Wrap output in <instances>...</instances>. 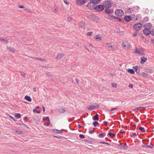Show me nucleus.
Listing matches in <instances>:
<instances>
[{
    "label": "nucleus",
    "mask_w": 154,
    "mask_h": 154,
    "mask_svg": "<svg viewBox=\"0 0 154 154\" xmlns=\"http://www.w3.org/2000/svg\"><path fill=\"white\" fill-rule=\"evenodd\" d=\"M104 9V6L103 5H96L94 8V9L97 12L101 11Z\"/></svg>",
    "instance_id": "nucleus-1"
},
{
    "label": "nucleus",
    "mask_w": 154,
    "mask_h": 154,
    "mask_svg": "<svg viewBox=\"0 0 154 154\" xmlns=\"http://www.w3.org/2000/svg\"><path fill=\"white\" fill-rule=\"evenodd\" d=\"M143 27V25L140 23H138L135 24L133 26V28L135 30L139 31Z\"/></svg>",
    "instance_id": "nucleus-2"
},
{
    "label": "nucleus",
    "mask_w": 154,
    "mask_h": 154,
    "mask_svg": "<svg viewBox=\"0 0 154 154\" xmlns=\"http://www.w3.org/2000/svg\"><path fill=\"white\" fill-rule=\"evenodd\" d=\"M103 5L104 6V8H110L112 6V3L109 1H107L104 2Z\"/></svg>",
    "instance_id": "nucleus-3"
},
{
    "label": "nucleus",
    "mask_w": 154,
    "mask_h": 154,
    "mask_svg": "<svg viewBox=\"0 0 154 154\" xmlns=\"http://www.w3.org/2000/svg\"><path fill=\"white\" fill-rule=\"evenodd\" d=\"M115 14L118 16L122 17L124 13L122 10L121 9H117L115 11Z\"/></svg>",
    "instance_id": "nucleus-4"
},
{
    "label": "nucleus",
    "mask_w": 154,
    "mask_h": 154,
    "mask_svg": "<svg viewBox=\"0 0 154 154\" xmlns=\"http://www.w3.org/2000/svg\"><path fill=\"white\" fill-rule=\"evenodd\" d=\"M134 53H135L139 54L140 55H144L145 54L142 48L138 49L137 47H136L135 48Z\"/></svg>",
    "instance_id": "nucleus-5"
},
{
    "label": "nucleus",
    "mask_w": 154,
    "mask_h": 154,
    "mask_svg": "<svg viewBox=\"0 0 154 154\" xmlns=\"http://www.w3.org/2000/svg\"><path fill=\"white\" fill-rule=\"evenodd\" d=\"M75 2L76 4L82 5L86 3V1L85 0H77Z\"/></svg>",
    "instance_id": "nucleus-6"
},
{
    "label": "nucleus",
    "mask_w": 154,
    "mask_h": 154,
    "mask_svg": "<svg viewBox=\"0 0 154 154\" xmlns=\"http://www.w3.org/2000/svg\"><path fill=\"white\" fill-rule=\"evenodd\" d=\"M143 33L146 35H148L151 33V31L149 30L148 28H146L143 31Z\"/></svg>",
    "instance_id": "nucleus-7"
},
{
    "label": "nucleus",
    "mask_w": 154,
    "mask_h": 154,
    "mask_svg": "<svg viewBox=\"0 0 154 154\" xmlns=\"http://www.w3.org/2000/svg\"><path fill=\"white\" fill-rule=\"evenodd\" d=\"M90 2L89 3L86 5V7L88 8V9H92V8L95 6V5L93 4L92 3L93 2L91 1V0L90 1Z\"/></svg>",
    "instance_id": "nucleus-8"
},
{
    "label": "nucleus",
    "mask_w": 154,
    "mask_h": 154,
    "mask_svg": "<svg viewBox=\"0 0 154 154\" xmlns=\"http://www.w3.org/2000/svg\"><path fill=\"white\" fill-rule=\"evenodd\" d=\"M133 68L134 69V70L137 73L138 75L140 73V66H133Z\"/></svg>",
    "instance_id": "nucleus-9"
},
{
    "label": "nucleus",
    "mask_w": 154,
    "mask_h": 154,
    "mask_svg": "<svg viewBox=\"0 0 154 154\" xmlns=\"http://www.w3.org/2000/svg\"><path fill=\"white\" fill-rule=\"evenodd\" d=\"M124 20L127 22L130 21L131 20V17L130 15H126L124 18Z\"/></svg>",
    "instance_id": "nucleus-10"
},
{
    "label": "nucleus",
    "mask_w": 154,
    "mask_h": 154,
    "mask_svg": "<svg viewBox=\"0 0 154 154\" xmlns=\"http://www.w3.org/2000/svg\"><path fill=\"white\" fill-rule=\"evenodd\" d=\"M152 27V25L150 23H147L146 24L143 25V27L144 28H148L149 30Z\"/></svg>",
    "instance_id": "nucleus-11"
},
{
    "label": "nucleus",
    "mask_w": 154,
    "mask_h": 154,
    "mask_svg": "<svg viewBox=\"0 0 154 154\" xmlns=\"http://www.w3.org/2000/svg\"><path fill=\"white\" fill-rule=\"evenodd\" d=\"M109 8H106L104 10V12L106 14H112V13L113 12V11H111V9H109Z\"/></svg>",
    "instance_id": "nucleus-12"
},
{
    "label": "nucleus",
    "mask_w": 154,
    "mask_h": 154,
    "mask_svg": "<svg viewBox=\"0 0 154 154\" xmlns=\"http://www.w3.org/2000/svg\"><path fill=\"white\" fill-rule=\"evenodd\" d=\"M32 119L35 122L37 123L40 122V118L37 116H33Z\"/></svg>",
    "instance_id": "nucleus-13"
},
{
    "label": "nucleus",
    "mask_w": 154,
    "mask_h": 154,
    "mask_svg": "<svg viewBox=\"0 0 154 154\" xmlns=\"http://www.w3.org/2000/svg\"><path fill=\"white\" fill-rule=\"evenodd\" d=\"M109 19H111V20H112L113 21L116 22V20H116V19H117V17H116L113 15H109Z\"/></svg>",
    "instance_id": "nucleus-14"
},
{
    "label": "nucleus",
    "mask_w": 154,
    "mask_h": 154,
    "mask_svg": "<svg viewBox=\"0 0 154 154\" xmlns=\"http://www.w3.org/2000/svg\"><path fill=\"white\" fill-rule=\"evenodd\" d=\"M147 58H145L143 57H142L141 58L140 63L141 64H143L147 60Z\"/></svg>",
    "instance_id": "nucleus-15"
},
{
    "label": "nucleus",
    "mask_w": 154,
    "mask_h": 154,
    "mask_svg": "<svg viewBox=\"0 0 154 154\" xmlns=\"http://www.w3.org/2000/svg\"><path fill=\"white\" fill-rule=\"evenodd\" d=\"M64 56V54H62V53H59L58 55H57L56 57V58L58 59L59 60L62 57H63Z\"/></svg>",
    "instance_id": "nucleus-16"
},
{
    "label": "nucleus",
    "mask_w": 154,
    "mask_h": 154,
    "mask_svg": "<svg viewBox=\"0 0 154 154\" xmlns=\"http://www.w3.org/2000/svg\"><path fill=\"white\" fill-rule=\"evenodd\" d=\"M24 99L29 102H31L32 101V99L28 95H26L25 96Z\"/></svg>",
    "instance_id": "nucleus-17"
},
{
    "label": "nucleus",
    "mask_w": 154,
    "mask_h": 154,
    "mask_svg": "<svg viewBox=\"0 0 154 154\" xmlns=\"http://www.w3.org/2000/svg\"><path fill=\"white\" fill-rule=\"evenodd\" d=\"M139 75L140 76H142L144 78H146L148 77L147 74L143 72L142 73H140Z\"/></svg>",
    "instance_id": "nucleus-18"
},
{
    "label": "nucleus",
    "mask_w": 154,
    "mask_h": 154,
    "mask_svg": "<svg viewBox=\"0 0 154 154\" xmlns=\"http://www.w3.org/2000/svg\"><path fill=\"white\" fill-rule=\"evenodd\" d=\"M7 48L8 50L9 51V52H11L12 53H14V50L13 48H11L7 47Z\"/></svg>",
    "instance_id": "nucleus-19"
},
{
    "label": "nucleus",
    "mask_w": 154,
    "mask_h": 154,
    "mask_svg": "<svg viewBox=\"0 0 154 154\" xmlns=\"http://www.w3.org/2000/svg\"><path fill=\"white\" fill-rule=\"evenodd\" d=\"M91 1L93 2L92 3L95 5L98 4L101 1V0H91Z\"/></svg>",
    "instance_id": "nucleus-20"
},
{
    "label": "nucleus",
    "mask_w": 154,
    "mask_h": 154,
    "mask_svg": "<svg viewBox=\"0 0 154 154\" xmlns=\"http://www.w3.org/2000/svg\"><path fill=\"white\" fill-rule=\"evenodd\" d=\"M127 72L131 74H134L135 73L134 70L132 69H127Z\"/></svg>",
    "instance_id": "nucleus-21"
},
{
    "label": "nucleus",
    "mask_w": 154,
    "mask_h": 154,
    "mask_svg": "<svg viewBox=\"0 0 154 154\" xmlns=\"http://www.w3.org/2000/svg\"><path fill=\"white\" fill-rule=\"evenodd\" d=\"M99 116V115L98 114H96L95 116L93 117V119L94 120H99V118L98 116Z\"/></svg>",
    "instance_id": "nucleus-22"
},
{
    "label": "nucleus",
    "mask_w": 154,
    "mask_h": 154,
    "mask_svg": "<svg viewBox=\"0 0 154 154\" xmlns=\"http://www.w3.org/2000/svg\"><path fill=\"white\" fill-rule=\"evenodd\" d=\"M66 111V110L64 109L63 107H61V108H60L58 110V112L60 113H63Z\"/></svg>",
    "instance_id": "nucleus-23"
},
{
    "label": "nucleus",
    "mask_w": 154,
    "mask_h": 154,
    "mask_svg": "<svg viewBox=\"0 0 154 154\" xmlns=\"http://www.w3.org/2000/svg\"><path fill=\"white\" fill-rule=\"evenodd\" d=\"M87 108L89 110H93V109H94V108H95V106H94V105H91V106H87Z\"/></svg>",
    "instance_id": "nucleus-24"
},
{
    "label": "nucleus",
    "mask_w": 154,
    "mask_h": 154,
    "mask_svg": "<svg viewBox=\"0 0 154 154\" xmlns=\"http://www.w3.org/2000/svg\"><path fill=\"white\" fill-rule=\"evenodd\" d=\"M52 131L53 132L57 133H63V131H62L61 130H58L57 129H53Z\"/></svg>",
    "instance_id": "nucleus-25"
},
{
    "label": "nucleus",
    "mask_w": 154,
    "mask_h": 154,
    "mask_svg": "<svg viewBox=\"0 0 154 154\" xmlns=\"http://www.w3.org/2000/svg\"><path fill=\"white\" fill-rule=\"evenodd\" d=\"M108 135L109 136L113 138L115 137L116 134L109 132L108 134Z\"/></svg>",
    "instance_id": "nucleus-26"
},
{
    "label": "nucleus",
    "mask_w": 154,
    "mask_h": 154,
    "mask_svg": "<svg viewBox=\"0 0 154 154\" xmlns=\"http://www.w3.org/2000/svg\"><path fill=\"white\" fill-rule=\"evenodd\" d=\"M144 71L146 72H149L151 73L153 72V70L151 69H144Z\"/></svg>",
    "instance_id": "nucleus-27"
},
{
    "label": "nucleus",
    "mask_w": 154,
    "mask_h": 154,
    "mask_svg": "<svg viewBox=\"0 0 154 154\" xmlns=\"http://www.w3.org/2000/svg\"><path fill=\"white\" fill-rule=\"evenodd\" d=\"M14 116L17 119H20L21 117V114L19 113H16L15 114Z\"/></svg>",
    "instance_id": "nucleus-28"
},
{
    "label": "nucleus",
    "mask_w": 154,
    "mask_h": 154,
    "mask_svg": "<svg viewBox=\"0 0 154 154\" xmlns=\"http://www.w3.org/2000/svg\"><path fill=\"white\" fill-rule=\"evenodd\" d=\"M105 133H100L98 134V136L99 137L103 138L105 136Z\"/></svg>",
    "instance_id": "nucleus-29"
},
{
    "label": "nucleus",
    "mask_w": 154,
    "mask_h": 154,
    "mask_svg": "<svg viewBox=\"0 0 154 154\" xmlns=\"http://www.w3.org/2000/svg\"><path fill=\"white\" fill-rule=\"evenodd\" d=\"M106 45L108 47L111 49H113L115 48L111 45V44L110 43H107Z\"/></svg>",
    "instance_id": "nucleus-30"
},
{
    "label": "nucleus",
    "mask_w": 154,
    "mask_h": 154,
    "mask_svg": "<svg viewBox=\"0 0 154 154\" xmlns=\"http://www.w3.org/2000/svg\"><path fill=\"white\" fill-rule=\"evenodd\" d=\"M31 58H34L35 59H36V60H39L41 61H44L45 60V59H41V58H38V57H31Z\"/></svg>",
    "instance_id": "nucleus-31"
},
{
    "label": "nucleus",
    "mask_w": 154,
    "mask_h": 154,
    "mask_svg": "<svg viewBox=\"0 0 154 154\" xmlns=\"http://www.w3.org/2000/svg\"><path fill=\"white\" fill-rule=\"evenodd\" d=\"M95 39L97 41L100 40L101 39L102 37H101L99 36L98 35H97L95 37Z\"/></svg>",
    "instance_id": "nucleus-32"
},
{
    "label": "nucleus",
    "mask_w": 154,
    "mask_h": 154,
    "mask_svg": "<svg viewBox=\"0 0 154 154\" xmlns=\"http://www.w3.org/2000/svg\"><path fill=\"white\" fill-rule=\"evenodd\" d=\"M138 31L136 30V31L132 35V36L133 37H135L137 36L138 34Z\"/></svg>",
    "instance_id": "nucleus-33"
},
{
    "label": "nucleus",
    "mask_w": 154,
    "mask_h": 154,
    "mask_svg": "<svg viewBox=\"0 0 154 154\" xmlns=\"http://www.w3.org/2000/svg\"><path fill=\"white\" fill-rule=\"evenodd\" d=\"M79 24L81 27H82L84 26L85 24V22H83V21H81L79 23Z\"/></svg>",
    "instance_id": "nucleus-34"
},
{
    "label": "nucleus",
    "mask_w": 154,
    "mask_h": 154,
    "mask_svg": "<svg viewBox=\"0 0 154 154\" xmlns=\"http://www.w3.org/2000/svg\"><path fill=\"white\" fill-rule=\"evenodd\" d=\"M151 145L152 146L149 145H147L146 146H143V145H142V146L143 147H148L151 149H153V145L152 144H151Z\"/></svg>",
    "instance_id": "nucleus-35"
},
{
    "label": "nucleus",
    "mask_w": 154,
    "mask_h": 154,
    "mask_svg": "<svg viewBox=\"0 0 154 154\" xmlns=\"http://www.w3.org/2000/svg\"><path fill=\"white\" fill-rule=\"evenodd\" d=\"M93 124L94 127H96L97 125L99 124L98 122L96 121H94L93 123Z\"/></svg>",
    "instance_id": "nucleus-36"
},
{
    "label": "nucleus",
    "mask_w": 154,
    "mask_h": 154,
    "mask_svg": "<svg viewBox=\"0 0 154 154\" xmlns=\"http://www.w3.org/2000/svg\"><path fill=\"white\" fill-rule=\"evenodd\" d=\"M42 119L44 121L47 120V121H50L49 118L48 116H47V117H46L45 118H43Z\"/></svg>",
    "instance_id": "nucleus-37"
},
{
    "label": "nucleus",
    "mask_w": 154,
    "mask_h": 154,
    "mask_svg": "<svg viewBox=\"0 0 154 154\" xmlns=\"http://www.w3.org/2000/svg\"><path fill=\"white\" fill-rule=\"evenodd\" d=\"M84 141L85 142H86L87 143H90V144L92 143L93 142V141H91V140H88L86 139H84Z\"/></svg>",
    "instance_id": "nucleus-38"
},
{
    "label": "nucleus",
    "mask_w": 154,
    "mask_h": 154,
    "mask_svg": "<svg viewBox=\"0 0 154 154\" xmlns=\"http://www.w3.org/2000/svg\"><path fill=\"white\" fill-rule=\"evenodd\" d=\"M139 129L142 132H145V131L144 130V128L143 127H140L139 128Z\"/></svg>",
    "instance_id": "nucleus-39"
},
{
    "label": "nucleus",
    "mask_w": 154,
    "mask_h": 154,
    "mask_svg": "<svg viewBox=\"0 0 154 154\" xmlns=\"http://www.w3.org/2000/svg\"><path fill=\"white\" fill-rule=\"evenodd\" d=\"M128 148V147L126 145V143H125L124 144V145L123 146V149H126Z\"/></svg>",
    "instance_id": "nucleus-40"
},
{
    "label": "nucleus",
    "mask_w": 154,
    "mask_h": 154,
    "mask_svg": "<svg viewBox=\"0 0 154 154\" xmlns=\"http://www.w3.org/2000/svg\"><path fill=\"white\" fill-rule=\"evenodd\" d=\"M8 116L10 117L11 119L14 120V121H16L17 120L15 119L14 117L10 115L9 114H8Z\"/></svg>",
    "instance_id": "nucleus-41"
},
{
    "label": "nucleus",
    "mask_w": 154,
    "mask_h": 154,
    "mask_svg": "<svg viewBox=\"0 0 154 154\" xmlns=\"http://www.w3.org/2000/svg\"><path fill=\"white\" fill-rule=\"evenodd\" d=\"M93 19L94 20H99V17L98 16H96V15H94V16L93 17Z\"/></svg>",
    "instance_id": "nucleus-42"
},
{
    "label": "nucleus",
    "mask_w": 154,
    "mask_h": 154,
    "mask_svg": "<svg viewBox=\"0 0 154 154\" xmlns=\"http://www.w3.org/2000/svg\"><path fill=\"white\" fill-rule=\"evenodd\" d=\"M79 137L81 139H84L85 138V135L83 134H80L79 135Z\"/></svg>",
    "instance_id": "nucleus-43"
},
{
    "label": "nucleus",
    "mask_w": 154,
    "mask_h": 154,
    "mask_svg": "<svg viewBox=\"0 0 154 154\" xmlns=\"http://www.w3.org/2000/svg\"><path fill=\"white\" fill-rule=\"evenodd\" d=\"M21 75L24 78H25V75L26 74L23 72L20 71Z\"/></svg>",
    "instance_id": "nucleus-44"
},
{
    "label": "nucleus",
    "mask_w": 154,
    "mask_h": 154,
    "mask_svg": "<svg viewBox=\"0 0 154 154\" xmlns=\"http://www.w3.org/2000/svg\"><path fill=\"white\" fill-rule=\"evenodd\" d=\"M17 133L19 134H23V132L22 131H19V130H17L16 131Z\"/></svg>",
    "instance_id": "nucleus-45"
},
{
    "label": "nucleus",
    "mask_w": 154,
    "mask_h": 154,
    "mask_svg": "<svg viewBox=\"0 0 154 154\" xmlns=\"http://www.w3.org/2000/svg\"><path fill=\"white\" fill-rule=\"evenodd\" d=\"M99 143L100 144H106L110 146V145L109 143L104 142H102L100 141L99 142Z\"/></svg>",
    "instance_id": "nucleus-46"
},
{
    "label": "nucleus",
    "mask_w": 154,
    "mask_h": 154,
    "mask_svg": "<svg viewBox=\"0 0 154 154\" xmlns=\"http://www.w3.org/2000/svg\"><path fill=\"white\" fill-rule=\"evenodd\" d=\"M33 111V112H36L37 113H40V111L37 110L36 109H34Z\"/></svg>",
    "instance_id": "nucleus-47"
},
{
    "label": "nucleus",
    "mask_w": 154,
    "mask_h": 154,
    "mask_svg": "<svg viewBox=\"0 0 154 154\" xmlns=\"http://www.w3.org/2000/svg\"><path fill=\"white\" fill-rule=\"evenodd\" d=\"M116 22H118V21L121 22L122 20V19L121 18H119V17H117V19H116Z\"/></svg>",
    "instance_id": "nucleus-48"
},
{
    "label": "nucleus",
    "mask_w": 154,
    "mask_h": 154,
    "mask_svg": "<svg viewBox=\"0 0 154 154\" xmlns=\"http://www.w3.org/2000/svg\"><path fill=\"white\" fill-rule=\"evenodd\" d=\"M151 31V33L152 35L154 36V29H152Z\"/></svg>",
    "instance_id": "nucleus-49"
},
{
    "label": "nucleus",
    "mask_w": 154,
    "mask_h": 154,
    "mask_svg": "<svg viewBox=\"0 0 154 154\" xmlns=\"http://www.w3.org/2000/svg\"><path fill=\"white\" fill-rule=\"evenodd\" d=\"M149 20V18L147 17H146L144 18V21L145 22H147Z\"/></svg>",
    "instance_id": "nucleus-50"
},
{
    "label": "nucleus",
    "mask_w": 154,
    "mask_h": 154,
    "mask_svg": "<svg viewBox=\"0 0 154 154\" xmlns=\"http://www.w3.org/2000/svg\"><path fill=\"white\" fill-rule=\"evenodd\" d=\"M93 34V32H88L87 34V35L88 36H91V35H92Z\"/></svg>",
    "instance_id": "nucleus-51"
},
{
    "label": "nucleus",
    "mask_w": 154,
    "mask_h": 154,
    "mask_svg": "<svg viewBox=\"0 0 154 154\" xmlns=\"http://www.w3.org/2000/svg\"><path fill=\"white\" fill-rule=\"evenodd\" d=\"M54 137H55L56 138H58V139H62V137L61 136H53Z\"/></svg>",
    "instance_id": "nucleus-52"
},
{
    "label": "nucleus",
    "mask_w": 154,
    "mask_h": 154,
    "mask_svg": "<svg viewBox=\"0 0 154 154\" xmlns=\"http://www.w3.org/2000/svg\"><path fill=\"white\" fill-rule=\"evenodd\" d=\"M24 10H26V11L27 12H31V11L29 9H28V8H25L24 9Z\"/></svg>",
    "instance_id": "nucleus-53"
},
{
    "label": "nucleus",
    "mask_w": 154,
    "mask_h": 154,
    "mask_svg": "<svg viewBox=\"0 0 154 154\" xmlns=\"http://www.w3.org/2000/svg\"><path fill=\"white\" fill-rule=\"evenodd\" d=\"M64 3L66 5H68L69 4V2L66 0H64Z\"/></svg>",
    "instance_id": "nucleus-54"
},
{
    "label": "nucleus",
    "mask_w": 154,
    "mask_h": 154,
    "mask_svg": "<svg viewBox=\"0 0 154 154\" xmlns=\"http://www.w3.org/2000/svg\"><path fill=\"white\" fill-rule=\"evenodd\" d=\"M118 146L120 148H123V144L120 143V144L118 145Z\"/></svg>",
    "instance_id": "nucleus-55"
},
{
    "label": "nucleus",
    "mask_w": 154,
    "mask_h": 154,
    "mask_svg": "<svg viewBox=\"0 0 154 154\" xmlns=\"http://www.w3.org/2000/svg\"><path fill=\"white\" fill-rule=\"evenodd\" d=\"M112 87H114V88H116L117 86V85L116 83H114L112 84Z\"/></svg>",
    "instance_id": "nucleus-56"
},
{
    "label": "nucleus",
    "mask_w": 154,
    "mask_h": 154,
    "mask_svg": "<svg viewBox=\"0 0 154 154\" xmlns=\"http://www.w3.org/2000/svg\"><path fill=\"white\" fill-rule=\"evenodd\" d=\"M118 109V108L117 107H116L115 108H111V110H110V112H112L113 110H114L115 109Z\"/></svg>",
    "instance_id": "nucleus-57"
},
{
    "label": "nucleus",
    "mask_w": 154,
    "mask_h": 154,
    "mask_svg": "<svg viewBox=\"0 0 154 154\" xmlns=\"http://www.w3.org/2000/svg\"><path fill=\"white\" fill-rule=\"evenodd\" d=\"M67 17L68 20L69 21H72V18L71 17H70V16H68Z\"/></svg>",
    "instance_id": "nucleus-58"
},
{
    "label": "nucleus",
    "mask_w": 154,
    "mask_h": 154,
    "mask_svg": "<svg viewBox=\"0 0 154 154\" xmlns=\"http://www.w3.org/2000/svg\"><path fill=\"white\" fill-rule=\"evenodd\" d=\"M18 7L20 8H24L25 7L23 5H18Z\"/></svg>",
    "instance_id": "nucleus-59"
},
{
    "label": "nucleus",
    "mask_w": 154,
    "mask_h": 154,
    "mask_svg": "<svg viewBox=\"0 0 154 154\" xmlns=\"http://www.w3.org/2000/svg\"><path fill=\"white\" fill-rule=\"evenodd\" d=\"M22 125L24 126L25 127L27 128V129L29 128V127L26 125L24 123H23V124H22Z\"/></svg>",
    "instance_id": "nucleus-60"
},
{
    "label": "nucleus",
    "mask_w": 154,
    "mask_h": 154,
    "mask_svg": "<svg viewBox=\"0 0 154 154\" xmlns=\"http://www.w3.org/2000/svg\"><path fill=\"white\" fill-rule=\"evenodd\" d=\"M144 107L140 106L139 107H136V109H137V110H138Z\"/></svg>",
    "instance_id": "nucleus-61"
},
{
    "label": "nucleus",
    "mask_w": 154,
    "mask_h": 154,
    "mask_svg": "<svg viewBox=\"0 0 154 154\" xmlns=\"http://www.w3.org/2000/svg\"><path fill=\"white\" fill-rule=\"evenodd\" d=\"M128 87L131 88H132L133 87V85L131 84H130L128 85Z\"/></svg>",
    "instance_id": "nucleus-62"
},
{
    "label": "nucleus",
    "mask_w": 154,
    "mask_h": 154,
    "mask_svg": "<svg viewBox=\"0 0 154 154\" xmlns=\"http://www.w3.org/2000/svg\"><path fill=\"white\" fill-rule=\"evenodd\" d=\"M94 130H93L92 131H90L89 132V133L90 134H92V133H93L94 132Z\"/></svg>",
    "instance_id": "nucleus-63"
},
{
    "label": "nucleus",
    "mask_w": 154,
    "mask_h": 154,
    "mask_svg": "<svg viewBox=\"0 0 154 154\" xmlns=\"http://www.w3.org/2000/svg\"><path fill=\"white\" fill-rule=\"evenodd\" d=\"M103 123L104 124V125H105L106 126H107V125L108 122H106V121H104L103 122Z\"/></svg>",
    "instance_id": "nucleus-64"
}]
</instances>
